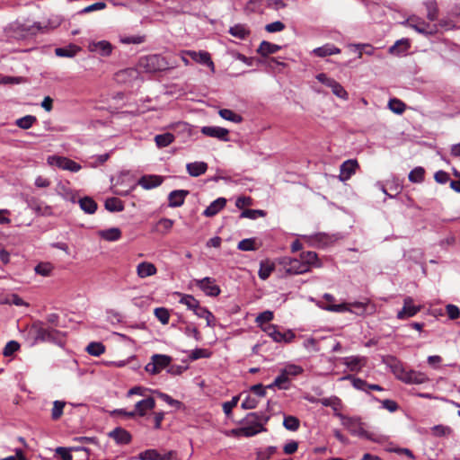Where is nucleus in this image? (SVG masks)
<instances>
[{
  "label": "nucleus",
  "instance_id": "f257e3e1",
  "mask_svg": "<svg viewBox=\"0 0 460 460\" xmlns=\"http://www.w3.org/2000/svg\"><path fill=\"white\" fill-rule=\"evenodd\" d=\"M28 339L31 344L39 342H51L58 345H62L65 342V335L62 332L46 326L41 321L33 322L28 329Z\"/></svg>",
  "mask_w": 460,
  "mask_h": 460
},
{
  "label": "nucleus",
  "instance_id": "f03ea898",
  "mask_svg": "<svg viewBox=\"0 0 460 460\" xmlns=\"http://www.w3.org/2000/svg\"><path fill=\"white\" fill-rule=\"evenodd\" d=\"M269 420L270 417L262 412L248 413L244 419L245 426L236 430V433L244 437H252L266 431L267 429L264 428V424H266Z\"/></svg>",
  "mask_w": 460,
  "mask_h": 460
},
{
  "label": "nucleus",
  "instance_id": "7ed1b4c3",
  "mask_svg": "<svg viewBox=\"0 0 460 460\" xmlns=\"http://www.w3.org/2000/svg\"><path fill=\"white\" fill-rule=\"evenodd\" d=\"M336 416L340 418L341 424L349 430L351 435L364 438L367 440L376 441L374 434L365 430L360 419L348 417L341 413H336Z\"/></svg>",
  "mask_w": 460,
  "mask_h": 460
},
{
  "label": "nucleus",
  "instance_id": "20e7f679",
  "mask_svg": "<svg viewBox=\"0 0 460 460\" xmlns=\"http://www.w3.org/2000/svg\"><path fill=\"white\" fill-rule=\"evenodd\" d=\"M139 66L146 72L155 73L166 70L168 68V63L164 58L160 55H149L140 58Z\"/></svg>",
  "mask_w": 460,
  "mask_h": 460
},
{
  "label": "nucleus",
  "instance_id": "39448f33",
  "mask_svg": "<svg viewBox=\"0 0 460 460\" xmlns=\"http://www.w3.org/2000/svg\"><path fill=\"white\" fill-rule=\"evenodd\" d=\"M279 264L282 266L286 274L297 275L309 272L307 264L303 263L301 259H293L290 257H283L279 259Z\"/></svg>",
  "mask_w": 460,
  "mask_h": 460
},
{
  "label": "nucleus",
  "instance_id": "423d86ee",
  "mask_svg": "<svg viewBox=\"0 0 460 460\" xmlns=\"http://www.w3.org/2000/svg\"><path fill=\"white\" fill-rule=\"evenodd\" d=\"M155 407V401L153 397L149 396L137 402L135 404V411H126L125 410H117L116 412L120 415H125L129 418H134L136 415L143 417L148 411L153 410Z\"/></svg>",
  "mask_w": 460,
  "mask_h": 460
},
{
  "label": "nucleus",
  "instance_id": "0eeeda50",
  "mask_svg": "<svg viewBox=\"0 0 460 460\" xmlns=\"http://www.w3.org/2000/svg\"><path fill=\"white\" fill-rule=\"evenodd\" d=\"M41 26L38 22H34L32 25H25L20 23L12 24L9 28L11 36L16 39H24L28 36L35 35L41 30Z\"/></svg>",
  "mask_w": 460,
  "mask_h": 460
},
{
  "label": "nucleus",
  "instance_id": "6e6552de",
  "mask_svg": "<svg viewBox=\"0 0 460 460\" xmlns=\"http://www.w3.org/2000/svg\"><path fill=\"white\" fill-rule=\"evenodd\" d=\"M172 358L167 355L155 354L151 358V361L146 364L145 369L151 375H157L163 369L169 367Z\"/></svg>",
  "mask_w": 460,
  "mask_h": 460
},
{
  "label": "nucleus",
  "instance_id": "1a4fd4ad",
  "mask_svg": "<svg viewBox=\"0 0 460 460\" xmlns=\"http://www.w3.org/2000/svg\"><path fill=\"white\" fill-rule=\"evenodd\" d=\"M316 79L323 84L331 88L332 93L336 95L338 98H341L344 101H347L349 99L348 92L339 82H337L333 78L328 77L327 75H325L324 73H321L316 75Z\"/></svg>",
  "mask_w": 460,
  "mask_h": 460
},
{
  "label": "nucleus",
  "instance_id": "9d476101",
  "mask_svg": "<svg viewBox=\"0 0 460 460\" xmlns=\"http://www.w3.org/2000/svg\"><path fill=\"white\" fill-rule=\"evenodd\" d=\"M407 24L423 35H434L438 31V26L436 24H430L417 16L409 17L407 19Z\"/></svg>",
  "mask_w": 460,
  "mask_h": 460
},
{
  "label": "nucleus",
  "instance_id": "9b49d317",
  "mask_svg": "<svg viewBox=\"0 0 460 460\" xmlns=\"http://www.w3.org/2000/svg\"><path fill=\"white\" fill-rule=\"evenodd\" d=\"M49 163L62 170L76 172L80 171L81 165L76 162L64 156L53 155L49 157Z\"/></svg>",
  "mask_w": 460,
  "mask_h": 460
},
{
  "label": "nucleus",
  "instance_id": "f8f14e48",
  "mask_svg": "<svg viewBox=\"0 0 460 460\" xmlns=\"http://www.w3.org/2000/svg\"><path fill=\"white\" fill-rule=\"evenodd\" d=\"M177 457V452L170 450L165 454H160L155 449H147L138 455L140 460H173Z\"/></svg>",
  "mask_w": 460,
  "mask_h": 460
},
{
  "label": "nucleus",
  "instance_id": "ddd939ff",
  "mask_svg": "<svg viewBox=\"0 0 460 460\" xmlns=\"http://www.w3.org/2000/svg\"><path fill=\"white\" fill-rule=\"evenodd\" d=\"M264 331L268 333L270 337L273 339L276 342H285L289 343L295 338V334L292 331H288L286 332H280L278 330V327L274 324L268 325Z\"/></svg>",
  "mask_w": 460,
  "mask_h": 460
},
{
  "label": "nucleus",
  "instance_id": "4468645a",
  "mask_svg": "<svg viewBox=\"0 0 460 460\" xmlns=\"http://www.w3.org/2000/svg\"><path fill=\"white\" fill-rule=\"evenodd\" d=\"M182 54H186L192 60L199 64L208 66L212 72H215L214 62L212 61L211 56L208 51L200 50L197 52L195 50H182Z\"/></svg>",
  "mask_w": 460,
  "mask_h": 460
},
{
  "label": "nucleus",
  "instance_id": "2eb2a0df",
  "mask_svg": "<svg viewBox=\"0 0 460 460\" xmlns=\"http://www.w3.org/2000/svg\"><path fill=\"white\" fill-rule=\"evenodd\" d=\"M421 310L420 305H414L413 299L411 296H406L403 299V306L397 314V318L403 320L416 315Z\"/></svg>",
  "mask_w": 460,
  "mask_h": 460
},
{
  "label": "nucleus",
  "instance_id": "dca6fc26",
  "mask_svg": "<svg viewBox=\"0 0 460 460\" xmlns=\"http://www.w3.org/2000/svg\"><path fill=\"white\" fill-rule=\"evenodd\" d=\"M197 286L209 296H217L221 292L220 288L215 284V279L209 277L197 280Z\"/></svg>",
  "mask_w": 460,
  "mask_h": 460
},
{
  "label": "nucleus",
  "instance_id": "f3484780",
  "mask_svg": "<svg viewBox=\"0 0 460 460\" xmlns=\"http://www.w3.org/2000/svg\"><path fill=\"white\" fill-rule=\"evenodd\" d=\"M359 167L357 160L349 159L343 162L340 168L339 179L341 181H346L356 173V170Z\"/></svg>",
  "mask_w": 460,
  "mask_h": 460
},
{
  "label": "nucleus",
  "instance_id": "a211bd4d",
  "mask_svg": "<svg viewBox=\"0 0 460 460\" xmlns=\"http://www.w3.org/2000/svg\"><path fill=\"white\" fill-rule=\"evenodd\" d=\"M27 202L28 207L34 210L39 216L49 217L53 214L52 208L50 206L36 198H31Z\"/></svg>",
  "mask_w": 460,
  "mask_h": 460
},
{
  "label": "nucleus",
  "instance_id": "6ab92c4d",
  "mask_svg": "<svg viewBox=\"0 0 460 460\" xmlns=\"http://www.w3.org/2000/svg\"><path fill=\"white\" fill-rule=\"evenodd\" d=\"M201 133L205 136L217 138L222 141H229V131L226 128L220 127L205 126L201 128Z\"/></svg>",
  "mask_w": 460,
  "mask_h": 460
},
{
  "label": "nucleus",
  "instance_id": "aec40b11",
  "mask_svg": "<svg viewBox=\"0 0 460 460\" xmlns=\"http://www.w3.org/2000/svg\"><path fill=\"white\" fill-rule=\"evenodd\" d=\"M342 363L353 372H358L367 363V358L358 356L345 357L342 358Z\"/></svg>",
  "mask_w": 460,
  "mask_h": 460
},
{
  "label": "nucleus",
  "instance_id": "412c9836",
  "mask_svg": "<svg viewBox=\"0 0 460 460\" xmlns=\"http://www.w3.org/2000/svg\"><path fill=\"white\" fill-rule=\"evenodd\" d=\"M189 193V190H175L171 191L168 195L169 207L178 208L182 206Z\"/></svg>",
  "mask_w": 460,
  "mask_h": 460
},
{
  "label": "nucleus",
  "instance_id": "4be33fe9",
  "mask_svg": "<svg viewBox=\"0 0 460 460\" xmlns=\"http://www.w3.org/2000/svg\"><path fill=\"white\" fill-rule=\"evenodd\" d=\"M164 181V177L160 175H144L138 180V184L145 190H150L160 186Z\"/></svg>",
  "mask_w": 460,
  "mask_h": 460
},
{
  "label": "nucleus",
  "instance_id": "5701e85b",
  "mask_svg": "<svg viewBox=\"0 0 460 460\" xmlns=\"http://www.w3.org/2000/svg\"><path fill=\"white\" fill-rule=\"evenodd\" d=\"M349 305V308L352 309L351 313H355L358 315H363L366 313L371 314L376 311V306L371 305L369 300H367L366 302L350 303Z\"/></svg>",
  "mask_w": 460,
  "mask_h": 460
},
{
  "label": "nucleus",
  "instance_id": "b1692460",
  "mask_svg": "<svg viewBox=\"0 0 460 460\" xmlns=\"http://www.w3.org/2000/svg\"><path fill=\"white\" fill-rule=\"evenodd\" d=\"M109 436L112 438L117 443L123 445L129 444L132 439L130 433L122 428L114 429L109 433Z\"/></svg>",
  "mask_w": 460,
  "mask_h": 460
},
{
  "label": "nucleus",
  "instance_id": "393cba45",
  "mask_svg": "<svg viewBox=\"0 0 460 460\" xmlns=\"http://www.w3.org/2000/svg\"><path fill=\"white\" fill-rule=\"evenodd\" d=\"M156 272V267L151 262L143 261L137 266V274L141 279L154 276Z\"/></svg>",
  "mask_w": 460,
  "mask_h": 460
},
{
  "label": "nucleus",
  "instance_id": "a878e982",
  "mask_svg": "<svg viewBox=\"0 0 460 460\" xmlns=\"http://www.w3.org/2000/svg\"><path fill=\"white\" fill-rule=\"evenodd\" d=\"M226 204L225 198H218L203 211V215L208 217L216 216L220 210H222Z\"/></svg>",
  "mask_w": 460,
  "mask_h": 460
},
{
  "label": "nucleus",
  "instance_id": "bb28decb",
  "mask_svg": "<svg viewBox=\"0 0 460 460\" xmlns=\"http://www.w3.org/2000/svg\"><path fill=\"white\" fill-rule=\"evenodd\" d=\"M138 71L136 68L128 67L116 73V80L119 83H128L138 77Z\"/></svg>",
  "mask_w": 460,
  "mask_h": 460
},
{
  "label": "nucleus",
  "instance_id": "cd10ccee",
  "mask_svg": "<svg viewBox=\"0 0 460 460\" xmlns=\"http://www.w3.org/2000/svg\"><path fill=\"white\" fill-rule=\"evenodd\" d=\"M402 380L409 384L420 385L428 382L429 377L422 372L411 370L405 374V376L402 377Z\"/></svg>",
  "mask_w": 460,
  "mask_h": 460
},
{
  "label": "nucleus",
  "instance_id": "c85d7f7f",
  "mask_svg": "<svg viewBox=\"0 0 460 460\" xmlns=\"http://www.w3.org/2000/svg\"><path fill=\"white\" fill-rule=\"evenodd\" d=\"M186 170L192 177H199L204 174L208 170V164L205 162H193L187 164Z\"/></svg>",
  "mask_w": 460,
  "mask_h": 460
},
{
  "label": "nucleus",
  "instance_id": "c756f323",
  "mask_svg": "<svg viewBox=\"0 0 460 460\" xmlns=\"http://www.w3.org/2000/svg\"><path fill=\"white\" fill-rule=\"evenodd\" d=\"M341 49L335 47L333 44H325L322 47L316 48L313 50V54L316 57L324 58L335 54H340Z\"/></svg>",
  "mask_w": 460,
  "mask_h": 460
},
{
  "label": "nucleus",
  "instance_id": "7c9ffc66",
  "mask_svg": "<svg viewBox=\"0 0 460 460\" xmlns=\"http://www.w3.org/2000/svg\"><path fill=\"white\" fill-rule=\"evenodd\" d=\"M280 49L281 47L277 44L263 40L261 42L257 52L263 57H267L270 54L277 53Z\"/></svg>",
  "mask_w": 460,
  "mask_h": 460
},
{
  "label": "nucleus",
  "instance_id": "2f4dec72",
  "mask_svg": "<svg viewBox=\"0 0 460 460\" xmlns=\"http://www.w3.org/2000/svg\"><path fill=\"white\" fill-rule=\"evenodd\" d=\"M56 190L57 193L63 199L69 200L73 203L76 202V193L73 190H71L67 185L60 183L57 186Z\"/></svg>",
  "mask_w": 460,
  "mask_h": 460
},
{
  "label": "nucleus",
  "instance_id": "473e14b6",
  "mask_svg": "<svg viewBox=\"0 0 460 460\" xmlns=\"http://www.w3.org/2000/svg\"><path fill=\"white\" fill-rule=\"evenodd\" d=\"M275 270L274 262L267 260L262 261L260 263V270L258 272L259 278L262 280H266Z\"/></svg>",
  "mask_w": 460,
  "mask_h": 460
},
{
  "label": "nucleus",
  "instance_id": "72a5a7b5",
  "mask_svg": "<svg viewBox=\"0 0 460 460\" xmlns=\"http://www.w3.org/2000/svg\"><path fill=\"white\" fill-rule=\"evenodd\" d=\"M289 381L290 379L288 378V376L286 375L283 369H281L280 374L275 378L274 382L267 385V387H269V389L278 387L279 389L287 390L289 387Z\"/></svg>",
  "mask_w": 460,
  "mask_h": 460
},
{
  "label": "nucleus",
  "instance_id": "f704fd0d",
  "mask_svg": "<svg viewBox=\"0 0 460 460\" xmlns=\"http://www.w3.org/2000/svg\"><path fill=\"white\" fill-rule=\"evenodd\" d=\"M79 206L83 211L87 214H93L97 210V203L91 197H84L78 200Z\"/></svg>",
  "mask_w": 460,
  "mask_h": 460
},
{
  "label": "nucleus",
  "instance_id": "c9c22d12",
  "mask_svg": "<svg viewBox=\"0 0 460 460\" xmlns=\"http://www.w3.org/2000/svg\"><path fill=\"white\" fill-rule=\"evenodd\" d=\"M193 312L199 318L206 319L208 326L213 327L215 325V317L206 307H202L199 304Z\"/></svg>",
  "mask_w": 460,
  "mask_h": 460
},
{
  "label": "nucleus",
  "instance_id": "e433bc0d",
  "mask_svg": "<svg viewBox=\"0 0 460 460\" xmlns=\"http://www.w3.org/2000/svg\"><path fill=\"white\" fill-rule=\"evenodd\" d=\"M92 51H97L102 56H109L111 53L112 46L106 40L98 41L91 46Z\"/></svg>",
  "mask_w": 460,
  "mask_h": 460
},
{
  "label": "nucleus",
  "instance_id": "4c0bfd02",
  "mask_svg": "<svg viewBox=\"0 0 460 460\" xmlns=\"http://www.w3.org/2000/svg\"><path fill=\"white\" fill-rule=\"evenodd\" d=\"M319 402L326 407H331L336 413H340L339 411L341 407V400L337 396H332L328 398H322L319 400Z\"/></svg>",
  "mask_w": 460,
  "mask_h": 460
},
{
  "label": "nucleus",
  "instance_id": "58836bf2",
  "mask_svg": "<svg viewBox=\"0 0 460 460\" xmlns=\"http://www.w3.org/2000/svg\"><path fill=\"white\" fill-rule=\"evenodd\" d=\"M229 33L235 38L244 40L250 35V31L244 24H235L229 29Z\"/></svg>",
  "mask_w": 460,
  "mask_h": 460
},
{
  "label": "nucleus",
  "instance_id": "ea45409f",
  "mask_svg": "<svg viewBox=\"0 0 460 460\" xmlns=\"http://www.w3.org/2000/svg\"><path fill=\"white\" fill-rule=\"evenodd\" d=\"M427 11V18L430 22H434L438 20V4L435 0H429L424 3Z\"/></svg>",
  "mask_w": 460,
  "mask_h": 460
},
{
  "label": "nucleus",
  "instance_id": "a19ab883",
  "mask_svg": "<svg viewBox=\"0 0 460 460\" xmlns=\"http://www.w3.org/2000/svg\"><path fill=\"white\" fill-rule=\"evenodd\" d=\"M100 236L106 241L114 242L121 237V231L117 227H112L101 231Z\"/></svg>",
  "mask_w": 460,
  "mask_h": 460
},
{
  "label": "nucleus",
  "instance_id": "79ce46f5",
  "mask_svg": "<svg viewBox=\"0 0 460 460\" xmlns=\"http://www.w3.org/2000/svg\"><path fill=\"white\" fill-rule=\"evenodd\" d=\"M105 208L111 212H120L124 209L123 202L115 197L105 200Z\"/></svg>",
  "mask_w": 460,
  "mask_h": 460
},
{
  "label": "nucleus",
  "instance_id": "37998d69",
  "mask_svg": "<svg viewBox=\"0 0 460 460\" xmlns=\"http://www.w3.org/2000/svg\"><path fill=\"white\" fill-rule=\"evenodd\" d=\"M173 140L174 136L172 133L160 134L155 137V144L159 148L168 146Z\"/></svg>",
  "mask_w": 460,
  "mask_h": 460
},
{
  "label": "nucleus",
  "instance_id": "c03bdc74",
  "mask_svg": "<svg viewBox=\"0 0 460 460\" xmlns=\"http://www.w3.org/2000/svg\"><path fill=\"white\" fill-rule=\"evenodd\" d=\"M300 259L303 261V263H305L309 267V270H311V266L314 265L316 267H319L320 265L317 264L318 257L316 252H303L300 254Z\"/></svg>",
  "mask_w": 460,
  "mask_h": 460
},
{
  "label": "nucleus",
  "instance_id": "a18cd8bd",
  "mask_svg": "<svg viewBox=\"0 0 460 460\" xmlns=\"http://www.w3.org/2000/svg\"><path fill=\"white\" fill-rule=\"evenodd\" d=\"M173 224H174V221L172 219L165 218V217L161 218L156 224L155 230L157 232L161 233L162 234H166L171 231V229L173 226Z\"/></svg>",
  "mask_w": 460,
  "mask_h": 460
},
{
  "label": "nucleus",
  "instance_id": "49530a36",
  "mask_svg": "<svg viewBox=\"0 0 460 460\" xmlns=\"http://www.w3.org/2000/svg\"><path fill=\"white\" fill-rule=\"evenodd\" d=\"M218 113L220 117L223 118L224 119L235 123H240L243 121V117L231 110L221 109Z\"/></svg>",
  "mask_w": 460,
  "mask_h": 460
},
{
  "label": "nucleus",
  "instance_id": "de8ad7c7",
  "mask_svg": "<svg viewBox=\"0 0 460 460\" xmlns=\"http://www.w3.org/2000/svg\"><path fill=\"white\" fill-rule=\"evenodd\" d=\"M259 245L256 244L254 238H247L240 241L237 244V248L240 251H256L259 249Z\"/></svg>",
  "mask_w": 460,
  "mask_h": 460
},
{
  "label": "nucleus",
  "instance_id": "09e8293b",
  "mask_svg": "<svg viewBox=\"0 0 460 460\" xmlns=\"http://www.w3.org/2000/svg\"><path fill=\"white\" fill-rule=\"evenodd\" d=\"M283 426L285 429L290 431H296L300 426V420L298 418L288 415L284 417Z\"/></svg>",
  "mask_w": 460,
  "mask_h": 460
},
{
  "label": "nucleus",
  "instance_id": "8fccbe9b",
  "mask_svg": "<svg viewBox=\"0 0 460 460\" xmlns=\"http://www.w3.org/2000/svg\"><path fill=\"white\" fill-rule=\"evenodd\" d=\"M86 351L92 356L99 357L105 352V346L102 342H91L86 347Z\"/></svg>",
  "mask_w": 460,
  "mask_h": 460
},
{
  "label": "nucleus",
  "instance_id": "3c124183",
  "mask_svg": "<svg viewBox=\"0 0 460 460\" xmlns=\"http://www.w3.org/2000/svg\"><path fill=\"white\" fill-rule=\"evenodd\" d=\"M155 393L158 395L159 398H161L167 404H169V405H171L172 407H175L178 410L184 408V404L181 402L172 398L167 394H164V393H162V392H158V391H155Z\"/></svg>",
  "mask_w": 460,
  "mask_h": 460
},
{
  "label": "nucleus",
  "instance_id": "603ef678",
  "mask_svg": "<svg viewBox=\"0 0 460 460\" xmlns=\"http://www.w3.org/2000/svg\"><path fill=\"white\" fill-rule=\"evenodd\" d=\"M37 121L35 116L26 115L22 118H20L16 120L15 124L22 129H29L32 127V125Z\"/></svg>",
  "mask_w": 460,
  "mask_h": 460
},
{
  "label": "nucleus",
  "instance_id": "864d4df0",
  "mask_svg": "<svg viewBox=\"0 0 460 460\" xmlns=\"http://www.w3.org/2000/svg\"><path fill=\"white\" fill-rule=\"evenodd\" d=\"M388 107L393 112L396 114L403 113L406 109L405 103L396 98L391 99L389 101Z\"/></svg>",
  "mask_w": 460,
  "mask_h": 460
},
{
  "label": "nucleus",
  "instance_id": "5fc2aeb1",
  "mask_svg": "<svg viewBox=\"0 0 460 460\" xmlns=\"http://www.w3.org/2000/svg\"><path fill=\"white\" fill-rule=\"evenodd\" d=\"M77 50L78 49L75 46L70 45L68 48H57L55 53L58 57L72 58L76 54Z\"/></svg>",
  "mask_w": 460,
  "mask_h": 460
},
{
  "label": "nucleus",
  "instance_id": "6e6d98bb",
  "mask_svg": "<svg viewBox=\"0 0 460 460\" xmlns=\"http://www.w3.org/2000/svg\"><path fill=\"white\" fill-rule=\"evenodd\" d=\"M54 267L50 262H40L34 269L35 272L43 277H48L51 274Z\"/></svg>",
  "mask_w": 460,
  "mask_h": 460
},
{
  "label": "nucleus",
  "instance_id": "4d7b16f0",
  "mask_svg": "<svg viewBox=\"0 0 460 460\" xmlns=\"http://www.w3.org/2000/svg\"><path fill=\"white\" fill-rule=\"evenodd\" d=\"M410 48V42L408 40H397L392 47L389 49V52L392 54H398L401 51H405Z\"/></svg>",
  "mask_w": 460,
  "mask_h": 460
},
{
  "label": "nucleus",
  "instance_id": "13d9d810",
  "mask_svg": "<svg viewBox=\"0 0 460 460\" xmlns=\"http://www.w3.org/2000/svg\"><path fill=\"white\" fill-rule=\"evenodd\" d=\"M425 170L422 167H416L409 173V180L411 182L420 183L424 180Z\"/></svg>",
  "mask_w": 460,
  "mask_h": 460
},
{
  "label": "nucleus",
  "instance_id": "bf43d9fd",
  "mask_svg": "<svg viewBox=\"0 0 460 460\" xmlns=\"http://www.w3.org/2000/svg\"><path fill=\"white\" fill-rule=\"evenodd\" d=\"M20 348L21 346L19 342H17L16 341H10L5 344L3 349V355L4 357H11L15 352H17L20 349Z\"/></svg>",
  "mask_w": 460,
  "mask_h": 460
},
{
  "label": "nucleus",
  "instance_id": "052dcab7",
  "mask_svg": "<svg viewBox=\"0 0 460 460\" xmlns=\"http://www.w3.org/2000/svg\"><path fill=\"white\" fill-rule=\"evenodd\" d=\"M154 314L155 317L163 323L167 324L170 319L169 311L164 307H157L155 309Z\"/></svg>",
  "mask_w": 460,
  "mask_h": 460
},
{
  "label": "nucleus",
  "instance_id": "680f3d73",
  "mask_svg": "<svg viewBox=\"0 0 460 460\" xmlns=\"http://www.w3.org/2000/svg\"><path fill=\"white\" fill-rule=\"evenodd\" d=\"M276 450L275 447H268L265 449L259 450L256 453V460H269L276 453Z\"/></svg>",
  "mask_w": 460,
  "mask_h": 460
},
{
  "label": "nucleus",
  "instance_id": "e2e57ef3",
  "mask_svg": "<svg viewBox=\"0 0 460 460\" xmlns=\"http://www.w3.org/2000/svg\"><path fill=\"white\" fill-rule=\"evenodd\" d=\"M65 405H66V403L64 402H61V401L54 402L52 412H51V418L54 420H58L62 416Z\"/></svg>",
  "mask_w": 460,
  "mask_h": 460
},
{
  "label": "nucleus",
  "instance_id": "0e129e2a",
  "mask_svg": "<svg viewBox=\"0 0 460 460\" xmlns=\"http://www.w3.org/2000/svg\"><path fill=\"white\" fill-rule=\"evenodd\" d=\"M180 303L185 305L189 309L192 311H194L199 304V301L191 295H184L181 298Z\"/></svg>",
  "mask_w": 460,
  "mask_h": 460
},
{
  "label": "nucleus",
  "instance_id": "69168bd1",
  "mask_svg": "<svg viewBox=\"0 0 460 460\" xmlns=\"http://www.w3.org/2000/svg\"><path fill=\"white\" fill-rule=\"evenodd\" d=\"M266 212L261 209H244L241 213V217L256 219L258 217H265Z\"/></svg>",
  "mask_w": 460,
  "mask_h": 460
},
{
  "label": "nucleus",
  "instance_id": "338daca9",
  "mask_svg": "<svg viewBox=\"0 0 460 460\" xmlns=\"http://www.w3.org/2000/svg\"><path fill=\"white\" fill-rule=\"evenodd\" d=\"M79 449H81V448L80 447L66 448V447H59L56 449V453L58 456H60L62 460H72L73 456L71 455V451L72 450H79Z\"/></svg>",
  "mask_w": 460,
  "mask_h": 460
},
{
  "label": "nucleus",
  "instance_id": "774afa93",
  "mask_svg": "<svg viewBox=\"0 0 460 460\" xmlns=\"http://www.w3.org/2000/svg\"><path fill=\"white\" fill-rule=\"evenodd\" d=\"M286 28V25L280 22L277 21L271 23H269L265 26V31L269 33L279 32L282 31Z\"/></svg>",
  "mask_w": 460,
  "mask_h": 460
}]
</instances>
